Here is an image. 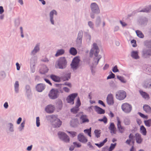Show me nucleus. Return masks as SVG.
Returning <instances> with one entry per match:
<instances>
[{"label": "nucleus", "mask_w": 151, "mask_h": 151, "mask_svg": "<svg viewBox=\"0 0 151 151\" xmlns=\"http://www.w3.org/2000/svg\"><path fill=\"white\" fill-rule=\"evenodd\" d=\"M122 110L125 112L128 113H129L132 109L131 105L127 103L123 104L122 106Z\"/></svg>", "instance_id": "obj_5"}, {"label": "nucleus", "mask_w": 151, "mask_h": 151, "mask_svg": "<svg viewBox=\"0 0 151 151\" xmlns=\"http://www.w3.org/2000/svg\"><path fill=\"white\" fill-rule=\"evenodd\" d=\"M116 145V143H115L114 144L111 143L108 150V151H112L115 147Z\"/></svg>", "instance_id": "obj_42"}, {"label": "nucleus", "mask_w": 151, "mask_h": 151, "mask_svg": "<svg viewBox=\"0 0 151 151\" xmlns=\"http://www.w3.org/2000/svg\"><path fill=\"white\" fill-rule=\"evenodd\" d=\"M145 125L149 127L151 126V119L145 120L144 121Z\"/></svg>", "instance_id": "obj_36"}, {"label": "nucleus", "mask_w": 151, "mask_h": 151, "mask_svg": "<svg viewBox=\"0 0 151 151\" xmlns=\"http://www.w3.org/2000/svg\"><path fill=\"white\" fill-rule=\"evenodd\" d=\"M148 20L145 17H142L139 18L138 22L140 25H145L147 24Z\"/></svg>", "instance_id": "obj_17"}, {"label": "nucleus", "mask_w": 151, "mask_h": 151, "mask_svg": "<svg viewBox=\"0 0 151 151\" xmlns=\"http://www.w3.org/2000/svg\"><path fill=\"white\" fill-rule=\"evenodd\" d=\"M79 62V59L78 57H76L73 59L71 64L72 67L74 68H76L78 65Z\"/></svg>", "instance_id": "obj_16"}, {"label": "nucleus", "mask_w": 151, "mask_h": 151, "mask_svg": "<svg viewBox=\"0 0 151 151\" xmlns=\"http://www.w3.org/2000/svg\"><path fill=\"white\" fill-rule=\"evenodd\" d=\"M45 88V86L42 84H38L36 86L37 90L39 92L42 91Z\"/></svg>", "instance_id": "obj_26"}, {"label": "nucleus", "mask_w": 151, "mask_h": 151, "mask_svg": "<svg viewBox=\"0 0 151 151\" xmlns=\"http://www.w3.org/2000/svg\"><path fill=\"white\" fill-rule=\"evenodd\" d=\"M131 56L133 58L135 59L139 58V56L138 55V52L137 51H132L131 53Z\"/></svg>", "instance_id": "obj_23"}, {"label": "nucleus", "mask_w": 151, "mask_h": 151, "mask_svg": "<svg viewBox=\"0 0 151 151\" xmlns=\"http://www.w3.org/2000/svg\"><path fill=\"white\" fill-rule=\"evenodd\" d=\"M121 121L118 119H117V127L119 132L121 133L124 132L125 131L124 128L122 126L121 124Z\"/></svg>", "instance_id": "obj_18"}, {"label": "nucleus", "mask_w": 151, "mask_h": 151, "mask_svg": "<svg viewBox=\"0 0 151 151\" xmlns=\"http://www.w3.org/2000/svg\"><path fill=\"white\" fill-rule=\"evenodd\" d=\"M133 137V136L132 134L131 133L129 135V139H131V140H132Z\"/></svg>", "instance_id": "obj_59"}, {"label": "nucleus", "mask_w": 151, "mask_h": 151, "mask_svg": "<svg viewBox=\"0 0 151 151\" xmlns=\"http://www.w3.org/2000/svg\"><path fill=\"white\" fill-rule=\"evenodd\" d=\"M55 109V107L51 105H48L45 108L46 111L48 113H52Z\"/></svg>", "instance_id": "obj_21"}, {"label": "nucleus", "mask_w": 151, "mask_h": 151, "mask_svg": "<svg viewBox=\"0 0 151 151\" xmlns=\"http://www.w3.org/2000/svg\"><path fill=\"white\" fill-rule=\"evenodd\" d=\"M127 96L126 93L124 90H119L116 92V97L119 100H124Z\"/></svg>", "instance_id": "obj_4"}, {"label": "nucleus", "mask_w": 151, "mask_h": 151, "mask_svg": "<svg viewBox=\"0 0 151 151\" xmlns=\"http://www.w3.org/2000/svg\"><path fill=\"white\" fill-rule=\"evenodd\" d=\"M144 110L147 113H151V108L149 105L145 104L143 106Z\"/></svg>", "instance_id": "obj_25"}, {"label": "nucleus", "mask_w": 151, "mask_h": 151, "mask_svg": "<svg viewBox=\"0 0 151 151\" xmlns=\"http://www.w3.org/2000/svg\"><path fill=\"white\" fill-rule=\"evenodd\" d=\"M119 29V27L118 26H116L114 28V31L116 32L118 31Z\"/></svg>", "instance_id": "obj_62"}, {"label": "nucleus", "mask_w": 151, "mask_h": 151, "mask_svg": "<svg viewBox=\"0 0 151 151\" xmlns=\"http://www.w3.org/2000/svg\"><path fill=\"white\" fill-rule=\"evenodd\" d=\"M81 103L79 98H78L76 106L71 109V111L74 114H76L79 110L78 107L81 105Z\"/></svg>", "instance_id": "obj_15"}, {"label": "nucleus", "mask_w": 151, "mask_h": 151, "mask_svg": "<svg viewBox=\"0 0 151 151\" xmlns=\"http://www.w3.org/2000/svg\"><path fill=\"white\" fill-rule=\"evenodd\" d=\"M91 128H90L89 129H86L84 130V132L86 134H88V135L90 137H91Z\"/></svg>", "instance_id": "obj_37"}, {"label": "nucleus", "mask_w": 151, "mask_h": 151, "mask_svg": "<svg viewBox=\"0 0 151 151\" xmlns=\"http://www.w3.org/2000/svg\"><path fill=\"white\" fill-rule=\"evenodd\" d=\"M144 44L147 47V48L151 47V40H146L145 41Z\"/></svg>", "instance_id": "obj_33"}, {"label": "nucleus", "mask_w": 151, "mask_h": 151, "mask_svg": "<svg viewBox=\"0 0 151 151\" xmlns=\"http://www.w3.org/2000/svg\"><path fill=\"white\" fill-rule=\"evenodd\" d=\"M4 12V10L2 6H0V14H2Z\"/></svg>", "instance_id": "obj_58"}, {"label": "nucleus", "mask_w": 151, "mask_h": 151, "mask_svg": "<svg viewBox=\"0 0 151 151\" xmlns=\"http://www.w3.org/2000/svg\"><path fill=\"white\" fill-rule=\"evenodd\" d=\"M109 129L112 134H115L116 133V128L113 123H111L110 124Z\"/></svg>", "instance_id": "obj_22"}, {"label": "nucleus", "mask_w": 151, "mask_h": 151, "mask_svg": "<svg viewBox=\"0 0 151 151\" xmlns=\"http://www.w3.org/2000/svg\"><path fill=\"white\" fill-rule=\"evenodd\" d=\"M135 32L137 35L139 37L142 38L144 37V35L141 31L137 30H136Z\"/></svg>", "instance_id": "obj_32"}, {"label": "nucleus", "mask_w": 151, "mask_h": 151, "mask_svg": "<svg viewBox=\"0 0 151 151\" xmlns=\"http://www.w3.org/2000/svg\"><path fill=\"white\" fill-rule=\"evenodd\" d=\"M77 138L79 142L83 143H85L88 141L87 138L82 133L79 134Z\"/></svg>", "instance_id": "obj_10"}, {"label": "nucleus", "mask_w": 151, "mask_h": 151, "mask_svg": "<svg viewBox=\"0 0 151 151\" xmlns=\"http://www.w3.org/2000/svg\"><path fill=\"white\" fill-rule=\"evenodd\" d=\"M124 122L125 125H129L130 124L131 122L129 118H125L124 119Z\"/></svg>", "instance_id": "obj_40"}, {"label": "nucleus", "mask_w": 151, "mask_h": 151, "mask_svg": "<svg viewBox=\"0 0 151 151\" xmlns=\"http://www.w3.org/2000/svg\"><path fill=\"white\" fill-rule=\"evenodd\" d=\"M88 24L89 26L91 28H93V25L92 22H89L88 23Z\"/></svg>", "instance_id": "obj_55"}, {"label": "nucleus", "mask_w": 151, "mask_h": 151, "mask_svg": "<svg viewBox=\"0 0 151 151\" xmlns=\"http://www.w3.org/2000/svg\"><path fill=\"white\" fill-rule=\"evenodd\" d=\"M111 74H110L107 78V79H111L112 78H114L115 77V75L111 71Z\"/></svg>", "instance_id": "obj_47"}, {"label": "nucleus", "mask_w": 151, "mask_h": 151, "mask_svg": "<svg viewBox=\"0 0 151 151\" xmlns=\"http://www.w3.org/2000/svg\"><path fill=\"white\" fill-rule=\"evenodd\" d=\"M131 43H134L133 45H132V46L134 47H135L136 46V41L135 40H132L131 41Z\"/></svg>", "instance_id": "obj_52"}, {"label": "nucleus", "mask_w": 151, "mask_h": 151, "mask_svg": "<svg viewBox=\"0 0 151 151\" xmlns=\"http://www.w3.org/2000/svg\"><path fill=\"white\" fill-rule=\"evenodd\" d=\"M91 109L94 110L99 114H102L104 113V110L97 106H91L89 108V110L91 112Z\"/></svg>", "instance_id": "obj_9"}, {"label": "nucleus", "mask_w": 151, "mask_h": 151, "mask_svg": "<svg viewBox=\"0 0 151 151\" xmlns=\"http://www.w3.org/2000/svg\"><path fill=\"white\" fill-rule=\"evenodd\" d=\"M80 119L82 121V123L88 122L89 121L87 116L85 115H81L80 118Z\"/></svg>", "instance_id": "obj_31"}, {"label": "nucleus", "mask_w": 151, "mask_h": 151, "mask_svg": "<svg viewBox=\"0 0 151 151\" xmlns=\"http://www.w3.org/2000/svg\"><path fill=\"white\" fill-rule=\"evenodd\" d=\"M67 132L70 134V137H72L76 136L77 134L76 132H75L67 131Z\"/></svg>", "instance_id": "obj_45"}, {"label": "nucleus", "mask_w": 151, "mask_h": 151, "mask_svg": "<svg viewBox=\"0 0 151 151\" xmlns=\"http://www.w3.org/2000/svg\"><path fill=\"white\" fill-rule=\"evenodd\" d=\"M140 93L141 95H142V97L146 99L149 97V95L145 92L140 91Z\"/></svg>", "instance_id": "obj_39"}, {"label": "nucleus", "mask_w": 151, "mask_h": 151, "mask_svg": "<svg viewBox=\"0 0 151 151\" xmlns=\"http://www.w3.org/2000/svg\"><path fill=\"white\" fill-rule=\"evenodd\" d=\"M106 102L107 104L109 105H113L114 102L113 95L112 94H109L108 95L106 98Z\"/></svg>", "instance_id": "obj_14"}, {"label": "nucleus", "mask_w": 151, "mask_h": 151, "mask_svg": "<svg viewBox=\"0 0 151 151\" xmlns=\"http://www.w3.org/2000/svg\"><path fill=\"white\" fill-rule=\"evenodd\" d=\"M99 52V50L97 44L95 43H93V47L91 50L90 54V56H92L93 54L96 57L94 58V60L95 61L96 65L98 64V61L101 58L100 56H97Z\"/></svg>", "instance_id": "obj_1"}, {"label": "nucleus", "mask_w": 151, "mask_h": 151, "mask_svg": "<svg viewBox=\"0 0 151 151\" xmlns=\"http://www.w3.org/2000/svg\"><path fill=\"white\" fill-rule=\"evenodd\" d=\"M101 130L98 129H96L94 131V133L96 137L97 138L100 137L101 134Z\"/></svg>", "instance_id": "obj_41"}, {"label": "nucleus", "mask_w": 151, "mask_h": 151, "mask_svg": "<svg viewBox=\"0 0 151 151\" xmlns=\"http://www.w3.org/2000/svg\"><path fill=\"white\" fill-rule=\"evenodd\" d=\"M48 70L47 67L45 65L42 66L40 69V72L42 74H45L47 73Z\"/></svg>", "instance_id": "obj_24"}, {"label": "nucleus", "mask_w": 151, "mask_h": 151, "mask_svg": "<svg viewBox=\"0 0 151 151\" xmlns=\"http://www.w3.org/2000/svg\"><path fill=\"white\" fill-rule=\"evenodd\" d=\"M50 77L52 80L55 82H58L60 81V77L55 75H50Z\"/></svg>", "instance_id": "obj_27"}, {"label": "nucleus", "mask_w": 151, "mask_h": 151, "mask_svg": "<svg viewBox=\"0 0 151 151\" xmlns=\"http://www.w3.org/2000/svg\"><path fill=\"white\" fill-rule=\"evenodd\" d=\"M77 96V94L76 93H73L69 96L67 98V100L69 103L73 104L74 103V100L75 97Z\"/></svg>", "instance_id": "obj_13"}, {"label": "nucleus", "mask_w": 151, "mask_h": 151, "mask_svg": "<svg viewBox=\"0 0 151 151\" xmlns=\"http://www.w3.org/2000/svg\"><path fill=\"white\" fill-rule=\"evenodd\" d=\"M51 121L53 126L55 127H59L61 124L62 122L59 119L57 118V116L52 115L51 116Z\"/></svg>", "instance_id": "obj_2"}, {"label": "nucleus", "mask_w": 151, "mask_h": 151, "mask_svg": "<svg viewBox=\"0 0 151 151\" xmlns=\"http://www.w3.org/2000/svg\"><path fill=\"white\" fill-rule=\"evenodd\" d=\"M117 78L119 79L121 82L124 83H125L126 82V81L125 80L124 78L121 76H117Z\"/></svg>", "instance_id": "obj_38"}, {"label": "nucleus", "mask_w": 151, "mask_h": 151, "mask_svg": "<svg viewBox=\"0 0 151 151\" xmlns=\"http://www.w3.org/2000/svg\"><path fill=\"white\" fill-rule=\"evenodd\" d=\"M132 141V140L131 139H128L125 142V143L128 145H130V143Z\"/></svg>", "instance_id": "obj_54"}, {"label": "nucleus", "mask_w": 151, "mask_h": 151, "mask_svg": "<svg viewBox=\"0 0 151 151\" xmlns=\"http://www.w3.org/2000/svg\"><path fill=\"white\" fill-rule=\"evenodd\" d=\"M59 137L65 142H68L70 141L69 137L63 132H60L58 133Z\"/></svg>", "instance_id": "obj_6"}, {"label": "nucleus", "mask_w": 151, "mask_h": 151, "mask_svg": "<svg viewBox=\"0 0 151 151\" xmlns=\"http://www.w3.org/2000/svg\"><path fill=\"white\" fill-rule=\"evenodd\" d=\"M54 14H55V15H57V12L55 10H52L50 13V21L52 24H54V22L53 19V15Z\"/></svg>", "instance_id": "obj_29"}, {"label": "nucleus", "mask_w": 151, "mask_h": 151, "mask_svg": "<svg viewBox=\"0 0 151 151\" xmlns=\"http://www.w3.org/2000/svg\"><path fill=\"white\" fill-rule=\"evenodd\" d=\"M64 85L67 86L70 88H71L72 86L71 84L68 82L65 83Z\"/></svg>", "instance_id": "obj_56"}, {"label": "nucleus", "mask_w": 151, "mask_h": 151, "mask_svg": "<svg viewBox=\"0 0 151 151\" xmlns=\"http://www.w3.org/2000/svg\"><path fill=\"white\" fill-rule=\"evenodd\" d=\"M67 62L64 58H60L58 62L59 68H63L66 67Z\"/></svg>", "instance_id": "obj_7"}, {"label": "nucleus", "mask_w": 151, "mask_h": 151, "mask_svg": "<svg viewBox=\"0 0 151 151\" xmlns=\"http://www.w3.org/2000/svg\"><path fill=\"white\" fill-rule=\"evenodd\" d=\"M95 144L98 147H101L104 145V141H103L102 142L100 143L99 144L96 143Z\"/></svg>", "instance_id": "obj_53"}, {"label": "nucleus", "mask_w": 151, "mask_h": 151, "mask_svg": "<svg viewBox=\"0 0 151 151\" xmlns=\"http://www.w3.org/2000/svg\"><path fill=\"white\" fill-rule=\"evenodd\" d=\"M120 22L122 25L123 27H124L127 25L126 24L125 22H122L121 20L120 21Z\"/></svg>", "instance_id": "obj_57"}, {"label": "nucleus", "mask_w": 151, "mask_h": 151, "mask_svg": "<svg viewBox=\"0 0 151 151\" xmlns=\"http://www.w3.org/2000/svg\"><path fill=\"white\" fill-rule=\"evenodd\" d=\"M91 10L92 12L95 13H99L100 12L99 8L96 3L91 4Z\"/></svg>", "instance_id": "obj_12"}, {"label": "nucleus", "mask_w": 151, "mask_h": 151, "mask_svg": "<svg viewBox=\"0 0 151 151\" xmlns=\"http://www.w3.org/2000/svg\"><path fill=\"white\" fill-rule=\"evenodd\" d=\"M135 150L134 146L132 145L130 150V151H134Z\"/></svg>", "instance_id": "obj_64"}, {"label": "nucleus", "mask_w": 151, "mask_h": 151, "mask_svg": "<svg viewBox=\"0 0 151 151\" xmlns=\"http://www.w3.org/2000/svg\"><path fill=\"white\" fill-rule=\"evenodd\" d=\"M45 80L47 83H49L50 85H52V83L49 80L47 79H45Z\"/></svg>", "instance_id": "obj_61"}, {"label": "nucleus", "mask_w": 151, "mask_h": 151, "mask_svg": "<svg viewBox=\"0 0 151 151\" xmlns=\"http://www.w3.org/2000/svg\"><path fill=\"white\" fill-rule=\"evenodd\" d=\"M39 50V45H37L32 52L33 54H35Z\"/></svg>", "instance_id": "obj_44"}, {"label": "nucleus", "mask_w": 151, "mask_h": 151, "mask_svg": "<svg viewBox=\"0 0 151 151\" xmlns=\"http://www.w3.org/2000/svg\"><path fill=\"white\" fill-rule=\"evenodd\" d=\"M70 52L71 54L75 55L76 54L77 51L74 48L71 47L70 49Z\"/></svg>", "instance_id": "obj_35"}, {"label": "nucleus", "mask_w": 151, "mask_h": 151, "mask_svg": "<svg viewBox=\"0 0 151 151\" xmlns=\"http://www.w3.org/2000/svg\"><path fill=\"white\" fill-rule=\"evenodd\" d=\"M143 86L145 88H151V79H149L145 81Z\"/></svg>", "instance_id": "obj_20"}, {"label": "nucleus", "mask_w": 151, "mask_h": 151, "mask_svg": "<svg viewBox=\"0 0 151 151\" xmlns=\"http://www.w3.org/2000/svg\"><path fill=\"white\" fill-rule=\"evenodd\" d=\"M16 66H17V70H19L20 69V66L19 65V64L18 63H17L16 64Z\"/></svg>", "instance_id": "obj_63"}, {"label": "nucleus", "mask_w": 151, "mask_h": 151, "mask_svg": "<svg viewBox=\"0 0 151 151\" xmlns=\"http://www.w3.org/2000/svg\"><path fill=\"white\" fill-rule=\"evenodd\" d=\"M19 86V84L18 82L17 81L16 82L15 84H14V87L15 91L17 92H18V87Z\"/></svg>", "instance_id": "obj_46"}, {"label": "nucleus", "mask_w": 151, "mask_h": 151, "mask_svg": "<svg viewBox=\"0 0 151 151\" xmlns=\"http://www.w3.org/2000/svg\"><path fill=\"white\" fill-rule=\"evenodd\" d=\"M151 56V47L145 48L143 49L142 56L144 58H147Z\"/></svg>", "instance_id": "obj_3"}, {"label": "nucleus", "mask_w": 151, "mask_h": 151, "mask_svg": "<svg viewBox=\"0 0 151 151\" xmlns=\"http://www.w3.org/2000/svg\"><path fill=\"white\" fill-rule=\"evenodd\" d=\"M56 87L58 88V90L61 93H63L64 91L66 92H68L70 89L64 86V85L56 84Z\"/></svg>", "instance_id": "obj_11"}, {"label": "nucleus", "mask_w": 151, "mask_h": 151, "mask_svg": "<svg viewBox=\"0 0 151 151\" xmlns=\"http://www.w3.org/2000/svg\"><path fill=\"white\" fill-rule=\"evenodd\" d=\"M70 124L72 127H76L79 124V123L78 120L76 119L72 120Z\"/></svg>", "instance_id": "obj_28"}, {"label": "nucleus", "mask_w": 151, "mask_h": 151, "mask_svg": "<svg viewBox=\"0 0 151 151\" xmlns=\"http://www.w3.org/2000/svg\"><path fill=\"white\" fill-rule=\"evenodd\" d=\"M67 77H66L65 79V80H68L70 78V73H69L67 74Z\"/></svg>", "instance_id": "obj_60"}, {"label": "nucleus", "mask_w": 151, "mask_h": 151, "mask_svg": "<svg viewBox=\"0 0 151 151\" xmlns=\"http://www.w3.org/2000/svg\"><path fill=\"white\" fill-rule=\"evenodd\" d=\"M64 52V51L63 50H60L57 51V52L55 55L56 56H58L63 54Z\"/></svg>", "instance_id": "obj_43"}, {"label": "nucleus", "mask_w": 151, "mask_h": 151, "mask_svg": "<svg viewBox=\"0 0 151 151\" xmlns=\"http://www.w3.org/2000/svg\"><path fill=\"white\" fill-rule=\"evenodd\" d=\"M40 118L39 117H37L36 118V123L37 126V127H38L40 125Z\"/></svg>", "instance_id": "obj_51"}, {"label": "nucleus", "mask_w": 151, "mask_h": 151, "mask_svg": "<svg viewBox=\"0 0 151 151\" xmlns=\"http://www.w3.org/2000/svg\"><path fill=\"white\" fill-rule=\"evenodd\" d=\"M138 114L142 118L145 119H147L148 118V116H146L140 112H138Z\"/></svg>", "instance_id": "obj_49"}, {"label": "nucleus", "mask_w": 151, "mask_h": 151, "mask_svg": "<svg viewBox=\"0 0 151 151\" xmlns=\"http://www.w3.org/2000/svg\"><path fill=\"white\" fill-rule=\"evenodd\" d=\"M112 70L114 73H116L119 71V70L117 68V66L116 65H115L113 67L112 69Z\"/></svg>", "instance_id": "obj_50"}, {"label": "nucleus", "mask_w": 151, "mask_h": 151, "mask_svg": "<svg viewBox=\"0 0 151 151\" xmlns=\"http://www.w3.org/2000/svg\"><path fill=\"white\" fill-rule=\"evenodd\" d=\"M58 90L52 89L50 91L49 94V96L51 99H56L58 97Z\"/></svg>", "instance_id": "obj_8"}, {"label": "nucleus", "mask_w": 151, "mask_h": 151, "mask_svg": "<svg viewBox=\"0 0 151 151\" xmlns=\"http://www.w3.org/2000/svg\"><path fill=\"white\" fill-rule=\"evenodd\" d=\"M136 142L138 144H141L143 141V139L141 137V135L139 133H136L135 134Z\"/></svg>", "instance_id": "obj_19"}, {"label": "nucleus", "mask_w": 151, "mask_h": 151, "mask_svg": "<svg viewBox=\"0 0 151 151\" xmlns=\"http://www.w3.org/2000/svg\"><path fill=\"white\" fill-rule=\"evenodd\" d=\"M151 11V6L150 5L146 8L139 11V12H144L148 13Z\"/></svg>", "instance_id": "obj_30"}, {"label": "nucleus", "mask_w": 151, "mask_h": 151, "mask_svg": "<svg viewBox=\"0 0 151 151\" xmlns=\"http://www.w3.org/2000/svg\"><path fill=\"white\" fill-rule=\"evenodd\" d=\"M140 129L141 131V133L144 135H146L147 133V131L146 128L143 126L142 125L141 126Z\"/></svg>", "instance_id": "obj_34"}, {"label": "nucleus", "mask_w": 151, "mask_h": 151, "mask_svg": "<svg viewBox=\"0 0 151 151\" xmlns=\"http://www.w3.org/2000/svg\"><path fill=\"white\" fill-rule=\"evenodd\" d=\"M73 144L74 145V147H80L81 146V144L80 143L77 142H73Z\"/></svg>", "instance_id": "obj_48"}]
</instances>
